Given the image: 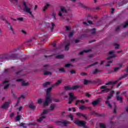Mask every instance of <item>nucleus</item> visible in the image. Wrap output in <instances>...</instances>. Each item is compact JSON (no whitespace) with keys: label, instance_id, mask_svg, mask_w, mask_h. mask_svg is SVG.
Masks as SVG:
<instances>
[{"label":"nucleus","instance_id":"f257e3e1","mask_svg":"<svg viewBox=\"0 0 128 128\" xmlns=\"http://www.w3.org/2000/svg\"><path fill=\"white\" fill-rule=\"evenodd\" d=\"M54 86V85H52L50 88H47L46 92L47 97L46 98L45 101L43 102L44 106H48L49 102H52V98H50V92L52 90V88Z\"/></svg>","mask_w":128,"mask_h":128},{"label":"nucleus","instance_id":"f03ea898","mask_svg":"<svg viewBox=\"0 0 128 128\" xmlns=\"http://www.w3.org/2000/svg\"><path fill=\"white\" fill-rule=\"evenodd\" d=\"M1 58L3 60H8V58H12V60H18V56L15 54H5L0 56Z\"/></svg>","mask_w":128,"mask_h":128},{"label":"nucleus","instance_id":"7ed1b4c3","mask_svg":"<svg viewBox=\"0 0 128 128\" xmlns=\"http://www.w3.org/2000/svg\"><path fill=\"white\" fill-rule=\"evenodd\" d=\"M23 6H24L23 8L24 12H27V14H29L30 16H32V8L28 7V5H26V2H23Z\"/></svg>","mask_w":128,"mask_h":128},{"label":"nucleus","instance_id":"20e7f679","mask_svg":"<svg viewBox=\"0 0 128 128\" xmlns=\"http://www.w3.org/2000/svg\"><path fill=\"white\" fill-rule=\"evenodd\" d=\"M74 124L78 126H86V122L84 121L76 120L74 122Z\"/></svg>","mask_w":128,"mask_h":128},{"label":"nucleus","instance_id":"39448f33","mask_svg":"<svg viewBox=\"0 0 128 128\" xmlns=\"http://www.w3.org/2000/svg\"><path fill=\"white\" fill-rule=\"evenodd\" d=\"M118 94H120V92H118L116 94V98L117 100H119L121 104H122L124 102V100H122V98L118 96Z\"/></svg>","mask_w":128,"mask_h":128},{"label":"nucleus","instance_id":"423d86ee","mask_svg":"<svg viewBox=\"0 0 128 128\" xmlns=\"http://www.w3.org/2000/svg\"><path fill=\"white\" fill-rule=\"evenodd\" d=\"M41 117H40L37 120V122H42V121L44 120L46 118V116L44 115L43 114H41Z\"/></svg>","mask_w":128,"mask_h":128},{"label":"nucleus","instance_id":"0eeeda50","mask_svg":"<svg viewBox=\"0 0 128 128\" xmlns=\"http://www.w3.org/2000/svg\"><path fill=\"white\" fill-rule=\"evenodd\" d=\"M128 76V73L124 74L123 76L119 78L117 80H115V82H116V84H118V82H119V80H122V78H127Z\"/></svg>","mask_w":128,"mask_h":128},{"label":"nucleus","instance_id":"6e6552de","mask_svg":"<svg viewBox=\"0 0 128 128\" xmlns=\"http://www.w3.org/2000/svg\"><path fill=\"white\" fill-rule=\"evenodd\" d=\"M10 106V102H5L3 105L1 106V108H4L6 109L8 108V106Z\"/></svg>","mask_w":128,"mask_h":128},{"label":"nucleus","instance_id":"1a4fd4ad","mask_svg":"<svg viewBox=\"0 0 128 128\" xmlns=\"http://www.w3.org/2000/svg\"><path fill=\"white\" fill-rule=\"evenodd\" d=\"M100 99H97L92 102V105L93 106H98V102H100Z\"/></svg>","mask_w":128,"mask_h":128},{"label":"nucleus","instance_id":"9d476101","mask_svg":"<svg viewBox=\"0 0 128 128\" xmlns=\"http://www.w3.org/2000/svg\"><path fill=\"white\" fill-rule=\"evenodd\" d=\"M92 52V50L88 49L87 50H84L83 51H82L81 52H80L78 54H80V56H82V55L84 54V52L86 54H88V52Z\"/></svg>","mask_w":128,"mask_h":128},{"label":"nucleus","instance_id":"9b49d317","mask_svg":"<svg viewBox=\"0 0 128 128\" xmlns=\"http://www.w3.org/2000/svg\"><path fill=\"white\" fill-rule=\"evenodd\" d=\"M56 72H66V70L64 68H61L58 69H56Z\"/></svg>","mask_w":128,"mask_h":128},{"label":"nucleus","instance_id":"f8f14e48","mask_svg":"<svg viewBox=\"0 0 128 128\" xmlns=\"http://www.w3.org/2000/svg\"><path fill=\"white\" fill-rule=\"evenodd\" d=\"M110 91V88H105L104 89L102 90L100 94H104V92H108Z\"/></svg>","mask_w":128,"mask_h":128},{"label":"nucleus","instance_id":"ddd939ff","mask_svg":"<svg viewBox=\"0 0 128 128\" xmlns=\"http://www.w3.org/2000/svg\"><path fill=\"white\" fill-rule=\"evenodd\" d=\"M116 84V82H112L110 81L107 83H106L105 84L106 86H110V85H114V84Z\"/></svg>","mask_w":128,"mask_h":128},{"label":"nucleus","instance_id":"4468645a","mask_svg":"<svg viewBox=\"0 0 128 128\" xmlns=\"http://www.w3.org/2000/svg\"><path fill=\"white\" fill-rule=\"evenodd\" d=\"M50 6V5L48 3H46V4L43 8V12H46V10H48Z\"/></svg>","mask_w":128,"mask_h":128},{"label":"nucleus","instance_id":"2eb2a0df","mask_svg":"<svg viewBox=\"0 0 128 128\" xmlns=\"http://www.w3.org/2000/svg\"><path fill=\"white\" fill-rule=\"evenodd\" d=\"M10 2H11V4H13L14 6H16V4H18V0H8Z\"/></svg>","mask_w":128,"mask_h":128},{"label":"nucleus","instance_id":"dca6fc26","mask_svg":"<svg viewBox=\"0 0 128 128\" xmlns=\"http://www.w3.org/2000/svg\"><path fill=\"white\" fill-rule=\"evenodd\" d=\"M70 43L68 42L65 46V50H70Z\"/></svg>","mask_w":128,"mask_h":128},{"label":"nucleus","instance_id":"f3484780","mask_svg":"<svg viewBox=\"0 0 128 128\" xmlns=\"http://www.w3.org/2000/svg\"><path fill=\"white\" fill-rule=\"evenodd\" d=\"M54 108H56V104H51L50 105V109H48V110H50H50L52 111V110H54Z\"/></svg>","mask_w":128,"mask_h":128},{"label":"nucleus","instance_id":"a211bd4d","mask_svg":"<svg viewBox=\"0 0 128 128\" xmlns=\"http://www.w3.org/2000/svg\"><path fill=\"white\" fill-rule=\"evenodd\" d=\"M6 24H8V28H10V30H11L12 32V30H14V28H12V26H10V22H8V21H6Z\"/></svg>","mask_w":128,"mask_h":128},{"label":"nucleus","instance_id":"6ab92c4d","mask_svg":"<svg viewBox=\"0 0 128 128\" xmlns=\"http://www.w3.org/2000/svg\"><path fill=\"white\" fill-rule=\"evenodd\" d=\"M80 88V86L79 85H76V86H72V88L73 90H74L78 88Z\"/></svg>","mask_w":128,"mask_h":128},{"label":"nucleus","instance_id":"aec40b11","mask_svg":"<svg viewBox=\"0 0 128 128\" xmlns=\"http://www.w3.org/2000/svg\"><path fill=\"white\" fill-rule=\"evenodd\" d=\"M61 122V124H62L64 126H66V124H70V121H68V120H64L63 122Z\"/></svg>","mask_w":128,"mask_h":128},{"label":"nucleus","instance_id":"412c9836","mask_svg":"<svg viewBox=\"0 0 128 128\" xmlns=\"http://www.w3.org/2000/svg\"><path fill=\"white\" fill-rule=\"evenodd\" d=\"M64 56L62 54H59L56 56L55 58L60 59V58H64Z\"/></svg>","mask_w":128,"mask_h":128},{"label":"nucleus","instance_id":"4be33fe9","mask_svg":"<svg viewBox=\"0 0 128 128\" xmlns=\"http://www.w3.org/2000/svg\"><path fill=\"white\" fill-rule=\"evenodd\" d=\"M98 72H102V71L98 70V68H96L92 72L93 74H96Z\"/></svg>","mask_w":128,"mask_h":128},{"label":"nucleus","instance_id":"5701e85b","mask_svg":"<svg viewBox=\"0 0 128 128\" xmlns=\"http://www.w3.org/2000/svg\"><path fill=\"white\" fill-rule=\"evenodd\" d=\"M118 70H120V68L116 67L114 68V70L112 71L111 72H118Z\"/></svg>","mask_w":128,"mask_h":128},{"label":"nucleus","instance_id":"b1692460","mask_svg":"<svg viewBox=\"0 0 128 128\" xmlns=\"http://www.w3.org/2000/svg\"><path fill=\"white\" fill-rule=\"evenodd\" d=\"M60 84H62V80H58L53 86H60Z\"/></svg>","mask_w":128,"mask_h":128},{"label":"nucleus","instance_id":"393cba45","mask_svg":"<svg viewBox=\"0 0 128 128\" xmlns=\"http://www.w3.org/2000/svg\"><path fill=\"white\" fill-rule=\"evenodd\" d=\"M60 12H64V14H68V11L64 7L61 8Z\"/></svg>","mask_w":128,"mask_h":128},{"label":"nucleus","instance_id":"a878e982","mask_svg":"<svg viewBox=\"0 0 128 128\" xmlns=\"http://www.w3.org/2000/svg\"><path fill=\"white\" fill-rule=\"evenodd\" d=\"M90 116H100V114L95 112V111H92L90 114Z\"/></svg>","mask_w":128,"mask_h":128},{"label":"nucleus","instance_id":"bb28decb","mask_svg":"<svg viewBox=\"0 0 128 128\" xmlns=\"http://www.w3.org/2000/svg\"><path fill=\"white\" fill-rule=\"evenodd\" d=\"M42 84H43V86L44 88H46V86H49V84H50V82H47L45 83H44Z\"/></svg>","mask_w":128,"mask_h":128},{"label":"nucleus","instance_id":"cd10ccee","mask_svg":"<svg viewBox=\"0 0 128 128\" xmlns=\"http://www.w3.org/2000/svg\"><path fill=\"white\" fill-rule=\"evenodd\" d=\"M76 116H84L85 118H86V116L83 114L78 112L76 114Z\"/></svg>","mask_w":128,"mask_h":128},{"label":"nucleus","instance_id":"c85d7f7f","mask_svg":"<svg viewBox=\"0 0 128 128\" xmlns=\"http://www.w3.org/2000/svg\"><path fill=\"white\" fill-rule=\"evenodd\" d=\"M65 90H72V87L70 86H66L64 88Z\"/></svg>","mask_w":128,"mask_h":128},{"label":"nucleus","instance_id":"c756f323","mask_svg":"<svg viewBox=\"0 0 128 128\" xmlns=\"http://www.w3.org/2000/svg\"><path fill=\"white\" fill-rule=\"evenodd\" d=\"M29 108H31L32 110H35L36 109V106H34L32 104H29Z\"/></svg>","mask_w":128,"mask_h":128},{"label":"nucleus","instance_id":"7c9ffc66","mask_svg":"<svg viewBox=\"0 0 128 128\" xmlns=\"http://www.w3.org/2000/svg\"><path fill=\"white\" fill-rule=\"evenodd\" d=\"M44 76H52V72H44Z\"/></svg>","mask_w":128,"mask_h":128},{"label":"nucleus","instance_id":"2f4dec72","mask_svg":"<svg viewBox=\"0 0 128 128\" xmlns=\"http://www.w3.org/2000/svg\"><path fill=\"white\" fill-rule=\"evenodd\" d=\"M50 112V110L48 109V110H44L42 114H43L44 116V114H48V112Z\"/></svg>","mask_w":128,"mask_h":128},{"label":"nucleus","instance_id":"473e14b6","mask_svg":"<svg viewBox=\"0 0 128 128\" xmlns=\"http://www.w3.org/2000/svg\"><path fill=\"white\" fill-rule=\"evenodd\" d=\"M90 34H96V28H94L90 30Z\"/></svg>","mask_w":128,"mask_h":128},{"label":"nucleus","instance_id":"72a5a7b5","mask_svg":"<svg viewBox=\"0 0 128 128\" xmlns=\"http://www.w3.org/2000/svg\"><path fill=\"white\" fill-rule=\"evenodd\" d=\"M105 104H107V106L109 107V108H112V104L110 103V101L107 100L106 101Z\"/></svg>","mask_w":128,"mask_h":128},{"label":"nucleus","instance_id":"f704fd0d","mask_svg":"<svg viewBox=\"0 0 128 128\" xmlns=\"http://www.w3.org/2000/svg\"><path fill=\"white\" fill-rule=\"evenodd\" d=\"M51 24L52 26V27L50 28V30L51 32H54V26H56V24H54V22H52Z\"/></svg>","mask_w":128,"mask_h":128},{"label":"nucleus","instance_id":"c9c22d12","mask_svg":"<svg viewBox=\"0 0 128 128\" xmlns=\"http://www.w3.org/2000/svg\"><path fill=\"white\" fill-rule=\"evenodd\" d=\"M98 64V62H95L94 63L92 64H91L89 65V66H88V68H90V67H92V66H96V64Z\"/></svg>","mask_w":128,"mask_h":128},{"label":"nucleus","instance_id":"e433bc0d","mask_svg":"<svg viewBox=\"0 0 128 128\" xmlns=\"http://www.w3.org/2000/svg\"><path fill=\"white\" fill-rule=\"evenodd\" d=\"M44 66L45 70H48V68H50V64H48L44 65Z\"/></svg>","mask_w":128,"mask_h":128},{"label":"nucleus","instance_id":"4c0bfd02","mask_svg":"<svg viewBox=\"0 0 128 128\" xmlns=\"http://www.w3.org/2000/svg\"><path fill=\"white\" fill-rule=\"evenodd\" d=\"M16 122H19V120H20V115H18L16 118Z\"/></svg>","mask_w":128,"mask_h":128},{"label":"nucleus","instance_id":"58836bf2","mask_svg":"<svg viewBox=\"0 0 128 128\" xmlns=\"http://www.w3.org/2000/svg\"><path fill=\"white\" fill-rule=\"evenodd\" d=\"M116 58V56H115L114 55H112V56H108V57L106 58V60H112V58Z\"/></svg>","mask_w":128,"mask_h":128},{"label":"nucleus","instance_id":"ea45409f","mask_svg":"<svg viewBox=\"0 0 128 128\" xmlns=\"http://www.w3.org/2000/svg\"><path fill=\"white\" fill-rule=\"evenodd\" d=\"M79 108L80 110H86V107L84 106V105H81L80 106Z\"/></svg>","mask_w":128,"mask_h":128},{"label":"nucleus","instance_id":"a19ab883","mask_svg":"<svg viewBox=\"0 0 128 128\" xmlns=\"http://www.w3.org/2000/svg\"><path fill=\"white\" fill-rule=\"evenodd\" d=\"M22 86H28V83H26V82H22Z\"/></svg>","mask_w":128,"mask_h":128},{"label":"nucleus","instance_id":"79ce46f5","mask_svg":"<svg viewBox=\"0 0 128 128\" xmlns=\"http://www.w3.org/2000/svg\"><path fill=\"white\" fill-rule=\"evenodd\" d=\"M54 56V54L50 55V56H48L44 54V58H46V60H48V58H52V57Z\"/></svg>","mask_w":128,"mask_h":128},{"label":"nucleus","instance_id":"37998d69","mask_svg":"<svg viewBox=\"0 0 128 128\" xmlns=\"http://www.w3.org/2000/svg\"><path fill=\"white\" fill-rule=\"evenodd\" d=\"M94 84H98V82H100V79H96L95 80H93Z\"/></svg>","mask_w":128,"mask_h":128},{"label":"nucleus","instance_id":"c03bdc74","mask_svg":"<svg viewBox=\"0 0 128 128\" xmlns=\"http://www.w3.org/2000/svg\"><path fill=\"white\" fill-rule=\"evenodd\" d=\"M74 31H72V32H70L69 34V38H72L74 36Z\"/></svg>","mask_w":128,"mask_h":128},{"label":"nucleus","instance_id":"a18cd8bd","mask_svg":"<svg viewBox=\"0 0 128 128\" xmlns=\"http://www.w3.org/2000/svg\"><path fill=\"white\" fill-rule=\"evenodd\" d=\"M68 94H69L70 98H74V96L73 92H70Z\"/></svg>","mask_w":128,"mask_h":128},{"label":"nucleus","instance_id":"49530a36","mask_svg":"<svg viewBox=\"0 0 128 128\" xmlns=\"http://www.w3.org/2000/svg\"><path fill=\"white\" fill-rule=\"evenodd\" d=\"M32 40H34V38H33L32 39H30L28 40L26 42V44H30V42H32Z\"/></svg>","mask_w":128,"mask_h":128},{"label":"nucleus","instance_id":"de8ad7c7","mask_svg":"<svg viewBox=\"0 0 128 128\" xmlns=\"http://www.w3.org/2000/svg\"><path fill=\"white\" fill-rule=\"evenodd\" d=\"M100 8L99 7H94V8H92L91 10H100Z\"/></svg>","mask_w":128,"mask_h":128},{"label":"nucleus","instance_id":"09e8293b","mask_svg":"<svg viewBox=\"0 0 128 128\" xmlns=\"http://www.w3.org/2000/svg\"><path fill=\"white\" fill-rule=\"evenodd\" d=\"M20 98H23V100L25 98L24 96L20 95V96L18 98V100H20Z\"/></svg>","mask_w":128,"mask_h":128},{"label":"nucleus","instance_id":"8fccbe9b","mask_svg":"<svg viewBox=\"0 0 128 128\" xmlns=\"http://www.w3.org/2000/svg\"><path fill=\"white\" fill-rule=\"evenodd\" d=\"M68 116L70 118L71 120H74V116H72V114H70L68 115Z\"/></svg>","mask_w":128,"mask_h":128},{"label":"nucleus","instance_id":"3c124183","mask_svg":"<svg viewBox=\"0 0 128 128\" xmlns=\"http://www.w3.org/2000/svg\"><path fill=\"white\" fill-rule=\"evenodd\" d=\"M126 26H128V21L126 22L123 25V28H126Z\"/></svg>","mask_w":128,"mask_h":128},{"label":"nucleus","instance_id":"603ef678","mask_svg":"<svg viewBox=\"0 0 128 128\" xmlns=\"http://www.w3.org/2000/svg\"><path fill=\"white\" fill-rule=\"evenodd\" d=\"M100 128H106V126H104V124L100 123Z\"/></svg>","mask_w":128,"mask_h":128},{"label":"nucleus","instance_id":"864d4df0","mask_svg":"<svg viewBox=\"0 0 128 128\" xmlns=\"http://www.w3.org/2000/svg\"><path fill=\"white\" fill-rule=\"evenodd\" d=\"M88 84V80H84V84L86 86V84Z\"/></svg>","mask_w":128,"mask_h":128},{"label":"nucleus","instance_id":"5fc2aeb1","mask_svg":"<svg viewBox=\"0 0 128 128\" xmlns=\"http://www.w3.org/2000/svg\"><path fill=\"white\" fill-rule=\"evenodd\" d=\"M20 48H22V46H18L16 48H15L14 50V52H16V50H20Z\"/></svg>","mask_w":128,"mask_h":128},{"label":"nucleus","instance_id":"6e6d98bb","mask_svg":"<svg viewBox=\"0 0 128 128\" xmlns=\"http://www.w3.org/2000/svg\"><path fill=\"white\" fill-rule=\"evenodd\" d=\"M17 20H20V22H23L24 21V18H16Z\"/></svg>","mask_w":128,"mask_h":128},{"label":"nucleus","instance_id":"4d7b16f0","mask_svg":"<svg viewBox=\"0 0 128 128\" xmlns=\"http://www.w3.org/2000/svg\"><path fill=\"white\" fill-rule=\"evenodd\" d=\"M114 91L112 90L110 92V96H114Z\"/></svg>","mask_w":128,"mask_h":128},{"label":"nucleus","instance_id":"13d9d810","mask_svg":"<svg viewBox=\"0 0 128 128\" xmlns=\"http://www.w3.org/2000/svg\"><path fill=\"white\" fill-rule=\"evenodd\" d=\"M88 84H94V80L92 79L88 80Z\"/></svg>","mask_w":128,"mask_h":128},{"label":"nucleus","instance_id":"bf43d9fd","mask_svg":"<svg viewBox=\"0 0 128 128\" xmlns=\"http://www.w3.org/2000/svg\"><path fill=\"white\" fill-rule=\"evenodd\" d=\"M10 86V84H7L6 86H4V90H6Z\"/></svg>","mask_w":128,"mask_h":128},{"label":"nucleus","instance_id":"052dcab7","mask_svg":"<svg viewBox=\"0 0 128 128\" xmlns=\"http://www.w3.org/2000/svg\"><path fill=\"white\" fill-rule=\"evenodd\" d=\"M16 110H18L19 112H20L22 110V106H20V108H16Z\"/></svg>","mask_w":128,"mask_h":128},{"label":"nucleus","instance_id":"680f3d73","mask_svg":"<svg viewBox=\"0 0 128 128\" xmlns=\"http://www.w3.org/2000/svg\"><path fill=\"white\" fill-rule=\"evenodd\" d=\"M52 17L53 18H54V20H56V13H53L52 14Z\"/></svg>","mask_w":128,"mask_h":128},{"label":"nucleus","instance_id":"e2e57ef3","mask_svg":"<svg viewBox=\"0 0 128 128\" xmlns=\"http://www.w3.org/2000/svg\"><path fill=\"white\" fill-rule=\"evenodd\" d=\"M70 66H72V65L70 64H67L65 65V68H70Z\"/></svg>","mask_w":128,"mask_h":128},{"label":"nucleus","instance_id":"0e129e2a","mask_svg":"<svg viewBox=\"0 0 128 128\" xmlns=\"http://www.w3.org/2000/svg\"><path fill=\"white\" fill-rule=\"evenodd\" d=\"M19 102H20V100L18 99V101H17L16 103L14 104V106H18Z\"/></svg>","mask_w":128,"mask_h":128},{"label":"nucleus","instance_id":"69168bd1","mask_svg":"<svg viewBox=\"0 0 128 128\" xmlns=\"http://www.w3.org/2000/svg\"><path fill=\"white\" fill-rule=\"evenodd\" d=\"M38 104H40L42 102V99H38Z\"/></svg>","mask_w":128,"mask_h":128},{"label":"nucleus","instance_id":"338daca9","mask_svg":"<svg viewBox=\"0 0 128 128\" xmlns=\"http://www.w3.org/2000/svg\"><path fill=\"white\" fill-rule=\"evenodd\" d=\"M80 100H77L75 104L76 106H78V104H80Z\"/></svg>","mask_w":128,"mask_h":128},{"label":"nucleus","instance_id":"774afa93","mask_svg":"<svg viewBox=\"0 0 128 128\" xmlns=\"http://www.w3.org/2000/svg\"><path fill=\"white\" fill-rule=\"evenodd\" d=\"M70 74H76V70H72L70 71Z\"/></svg>","mask_w":128,"mask_h":128}]
</instances>
